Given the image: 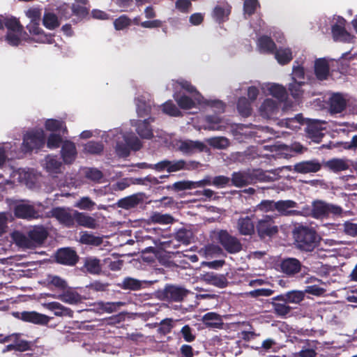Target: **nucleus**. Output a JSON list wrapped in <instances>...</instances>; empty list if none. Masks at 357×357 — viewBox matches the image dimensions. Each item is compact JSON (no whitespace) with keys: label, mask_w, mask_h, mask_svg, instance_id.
Returning <instances> with one entry per match:
<instances>
[{"label":"nucleus","mask_w":357,"mask_h":357,"mask_svg":"<svg viewBox=\"0 0 357 357\" xmlns=\"http://www.w3.org/2000/svg\"><path fill=\"white\" fill-rule=\"evenodd\" d=\"M174 93L173 97L180 108L190 109L197 104L204 102V98L187 81H172Z\"/></svg>","instance_id":"nucleus-1"},{"label":"nucleus","mask_w":357,"mask_h":357,"mask_svg":"<svg viewBox=\"0 0 357 357\" xmlns=\"http://www.w3.org/2000/svg\"><path fill=\"white\" fill-rule=\"evenodd\" d=\"M273 180V178L269 173L261 169L234 172L231 178L232 184L237 188L253 184L258 181L267 182Z\"/></svg>","instance_id":"nucleus-2"},{"label":"nucleus","mask_w":357,"mask_h":357,"mask_svg":"<svg viewBox=\"0 0 357 357\" xmlns=\"http://www.w3.org/2000/svg\"><path fill=\"white\" fill-rule=\"evenodd\" d=\"M116 153L119 157H126L130 150L137 151L142 147L139 139L133 133L120 132L115 135Z\"/></svg>","instance_id":"nucleus-3"},{"label":"nucleus","mask_w":357,"mask_h":357,"mask_svg":"<svg viewBox=\"0 0 357 357\" xmlns=\"http://www.w3.org/2000/svg\"><path fill=\"white\" fill-rule=\"evenodd\" d=\"M293 234L298 248L311 251L316 246L318 237L312 228L299 225L294 229Z\"/></svg>","instance_id":"nucleus-4"},{"label":"nucleus","mask_w":357,"mask_h":357,"mask_svg":"<svg viewBox=\"0 0 357 357\" xmlns=\"http://www.w3.org/2000/svg\"><path fill=\"white\" fill-rule=\"evenodd\" d=\"M8 32L6 36V40L12 46H17L22 40L26 38V33L23 30V27L19 22L15 18H10L6 24Z\"/></svg>","instance_id":"nucleus-5"},{"label":"nucleus","mask_w":357,"mask_h":357,"mask_svg":"<svg viewBox=\"0 0 357 357\" xmlns=\"http://www.w3.org/2000/svg\"><path fill=\"white\" fill-rule=\"evenodd\" d=\"M213 238H216L224 248L230 253H236L241 250L242 245L239 240L231 236L225 230H218L213 232Z\"/></svg>","instance_id":"nucleus-6"},{"label":"nucleus","mask_w":357,"mask_h":357,"mask_svg":"<svg viewBox=\"0 0 357 357\" xmlns=\"http://www.w3.org/2000/svg\"><path fill=\"white\" fill-rule=\"evenodd\" d=\"M342 208L337 205L329 204L321 200L312 202V215L315 218H323L330 214L340 215Z\"/></svg>","instance_id":"nucleus-7"},{"label":"nucleus","mask_w":357,"mask_h":357,"mask_svg":"<svg viewBox=\"0 0 357 357\" xmlns=\"http://www.w3.org/2000/svg\"><path fill=\"white\" fill-rule=\"evenodd\" d=\"M45 144V135L42 129L27 132L24 137L22 144L23 151L25 152L38 149Z\"/></svg>","instance_id":"nucleus-8"},{"label":"nucleus","mask_w":357,"mask_h":357,"mask_svg":"<svg viewBox=\"0 0 357 357\" xmlns=\"http://www.w3.org/2000/svg\"><path fill=\"white\" fill-rule=\"evenodd\" d=\"M174 147L185 155H192L196 152L204 151L206 146L200 141L190 139L175 140L173 143Z\"/></svg>","instance_id":"nucleus-9"},{"label":"nucleus","mask_w":357,"mask_h":357,"mask_svg":"<svg viewBox=\"0 0 357 357\" xmlns=\"http://www.w3.org/2000/svg\"><path fill=\"white\" fill-rule=\"evenodd\" d=\"M256 229L260 238L271 237L278 232V227L275 225L273 218L270 215L259 219L257 222Z\"/></svg>","instance_id":"nucleus-10"},{"label":"nucleus","mask_w":357,"mask_h":357,"mask_svg":"<svg viewBox=\"0 0 357 357\" xmlns=\"http://www.w3.org/2000/svg\"><path fill=\"white\" fill-rule=\"evenodd\" d=\"M335 22L332 24V35L334 40L341 42H351L352 37L345 29V20L341 17L334 18Z\"/></svg>","instance_id":"nucleus-11"},{"label":"nucleus","mask_w":357,"mask_h":357,"mask_svg":"<svg viewBox=\"0 0 357 357\" xmlns=\"http://www.w3.org/2000/svg\"><path fill=\"white\" fill-rule=\"evenodd\" d=\"M50 216L56 218L60 224L67 227L74 226V210L56 207L50 211Z\"/></svg>","instance_id":"nucleus-12"},{"label":"nucleus","mask_w":357,"mask_h":357,"mask_svg":"<svg viewBox=\"0 0 357 357\" xmlns=\"http://www.w3.org/2000/svg\"><path fill=\"white\" fill-rule=\"evenodd\" d=\"M49 296L57 298L69 305L77 304L82 300V296L74 288L68 285L59 294H50Z\"/></svg>","instance_id":"nucleus-13"},{"label":"nucleus","mask_w":357,"mask_h":357,"mask_svg":"<svg viewBox=\"0 0 357 357\" xmlns=\"http://www.w3.org/2000/svg\"><path fill=\"white\" fill-rule=\"evenodd\" d=\"M155 169L162 171L166 169L169 173L176 172L182 169H188L186 167V162L183 160H162L154 165Z\"/></svg>","instance_id":"nucleus-14"},{"label":"nucleus","mask_w":357,"mask_h":357,"mask_svg":"<svg viewBox=\"0 0 357 357\" xmlns=\"http://www.w3.org/2000/svg\"><path fill=\"white\" fill-rule=\"evenodd\" d=\"M324 121L311 120L308 122L305 128L307 136L313 141L319 142L324 134L322 132L324 129Z\"/></svg>","instance_id":"nucleus-15"},{"label":"nucleus","mask_w":357,"mask_h":357,"mask_svg":"<svg viewBox=\"0 0 357 357\" xmlns=\"http://www.w3.org/2000/svg\"><path fill=\"white\" fill-rule=\"evenodd\" d=\"M153 118H149L144 121H133L132 126L136 128V132L143 139H150L154 137L153 129L150 123L153 121Z\"/></svg>","instance_id":"nucleus-16"},{"label":"nucleus","mask_w":357,"mask_h":357,"mask_svg":"<svg viewBox=\"0 0 357 357\" xmlns=\"http://www.w3.org/2000/svg\"><path fill=\"white\" fill-rule=\"evenodd\" d=\"M43 168L50 175L54 176L61 173L63 165L56 155H48L41 162Z\"/></svg>","instance_id":"nucleus-17"},{"label":"nucleus","mask_w":357,"mask_h":357,"mask_svg":"<svg viewBox=\"0 0 357 357\" xmlns=\"http://www.w3.org/2000/svg\"><path fill=\"white\" fill-rule=\"evenodd\" d=\"M321 163L317 160H305L294 165V172L299 174L315 173L320 170Z\"/></svg>","instance_id":"nucleus-18"},{"label":"nucleus","mask_w":357,"mask_h":357,"mask_svg":"<svg viewBox=\"0 0 357 357\" xmlns=\"http://www.w3.org/2000/svg\"><path fill=\"white\" fill-rule=\"evenodd\" d=\"M260 87L266 96H272L278 99L283 98L287 93L285 87L279 84L264 83Z\"/></svg>","instance_id":"nucleus-19"},{"label":"nucleus","mask_w":357,"mask_h":357,"mask_svg":"<svg viewBox=\"0 0 357 357\" xmlns=\"http://www.w3.org/2000/svg\"><path fill=\"white\" fill-rule=\"evenodd\" d=\"M40 21L38 22H30L26 26L29 33L33 35L34 40L38 43H52V38L51 36H48L44 33L43 29L39 26Z\"/></svg>","instance_id":"nucleus-20"},{"label":"nucleus","mask_w":357,"mask_h":357,"mask_svg":"<svg viewBox=\"0 0 357 357\" xmlns=\"http://www.w3.org/2000/svg\"><path fill=\"white\" fill-rule=\"evenodd\" d=\"M188 293V290L178 286H167L165 289V296L167 299L175 302L181 301Z\"/></svg>","instance_id":"nucleus-21"},{"label":"nucleus","mask_w":357,"mask_h":357,"mask_svg":"<svg viewBox=\"0 0 357 357\" xmlns=\"http://www.w3.org/2000/svg\"><path fill=\"white\" fill-rule=\"evenodd\" d=\"M76 222L78 225L89 228L96 229L98 227L97 220L91 215L74 210V223Z\"/></svg>","instance_id":"nucleus-22"},{"label":"nucleus","mask_w":357,"mask_h":357,"mask_svg":"<svg viewBox=\"0 0 357 357\" xmlns=\"http://www.w3.org/2000/svg\"><path fill=\"white\" fill-rule=\"evenodd\" d=\"M20 318L24 321L40 325L47 324L50 320V317H48L47 315L40 314L35 311L22 312Z\"/></svg>","instance_id":"nucleus-23"},{"label":"nucleus","mask_w":357,"mask_h":357,"mask_svg":"<svg viewBox=\"0 0 357 357\" xmlns=\"http://www.w3.org/2000/svg\"><path fill=\"white\" fill-rule=\"evenodd\" d=\"M43 306L48 310L53 311L56 317H68L70 318L73 317V311L59 302L54 301L43 303Z\"/></svg>","instance_id":"nucleus-24"},{"label":"nucleus","mask_w":357,"mask_h":357,"mask_svg":"<svg viewBox=\"0 0 357 357\" xmlns=\"http://www.w3.org/2000/svg\"><path fill=\"white\" fill-rule=\"evenodd\" d=\"M15 214L17 217L24 219L38 218V212L34 207L27 203H21L15 208Z\"/></svg>","instance_id":"nucleus-25"},{"label":"nucleus","mask_w":357,"mask_h":357,"mask_svg":"<svg viewBox=\"0 0 357 357\" xmlns=\"http://www.w3.org/2000/svg\"><path fill=\"white\" fill-rule=\"evenodd\" d=\"M280 268L284 274L294 275L301 271L302 266L297 259L287 258L281 262Z\"/></svg>","instance_id":"nucleus-26"},{"label":"nucleus","mask_w":357,"mask_h":357,"mask_svg":"<svg viewBox=\"0 0 357 357\" xmlns=\"http://www.w3.org/2000/svg\"><path fill=\"white\" fill-rule=\"evenodd\" d=\"M236 229L241 235H252L255 232L252 218L249 216L239 218L236 222Z\"/></svg>","instance_id":"nucleus-27"},{"label":"nucleus","mask_w":357,"mask_h":357,"mask_svg":"<svg viewBox=\"0 0 357 357\" xmlns=\"http://www.w3.org/2000/svg\"><path fill=\"white\" fill-rule=\"evenodd\" d=\"M56 260L60 264L72 266L76 263L77 256L74 250L70 248H63L57 252Z\"/></svg>","instance_id":"nucleus-28"},{"label":"nucleus","mask_w":357,"mask_h":357,"mask_svg":"<svg viewBox=\"0 0 357 357\" xmlns=\"http://www.w3.org/2000/svg\"><path fill=\"white\" fill-rule=\"evenodd\" d=\"M61 155L64 163L71 164L73 162L77 156L75 144L68 141L64 142L61 147Z\"/></svg>","instance_id":"nucleus-29"},{"label":"nucleus","mask_w":357,"mask_h":357,"mask_svg":"<svg viewBox=\"0 0 357 357\" xmlns=\"http://www.w3.org/2000/svg\"><path fill=\"white\" fill-rule=\"evenodd\" d=\"M260 114L265 118H271L279 112L278 103L271 98L266 99L259 108Z\"/></svg>","instance_id":"nucleus-30"},{"label":"nucleus","mask_w":357,"mask_h":357,"mask_svg":"<svg viewBox=\"0 0 357 357\" xmlns=\"http://www.w3.org/2000/svg\"><path fill=\"white\" fill-rule=\"evenodd\" d=\"M303 146L300 144H294L291 146L285 144H275L272 146V151H278V155L283 158H289L292 155V152L300 153Z\"/></svg>","instance_id":"nucleus-31"},{"label":"nucleus","mask_w":357,"mask_h":357,"mask_svg":"<svg viewBox=\"0 0 357 357\" xmlns=\"http://www.w3.org/2000/svg\"><path fill=\"white\" fill-rule=\"evenodd\" d=\"M296 205V202L292 200H280L275 202V210L284 215H298L300 214L299 211L291 210V208H295Z\"/></svg>","instance_id":"nucleus-32"},{"label":"nucleus","mask_w":357,"mask_h":357,"mask_svg":"<svg viewBox=\"0 0 357 357\" xmlns=\"http://www.w3.org/2000/svg\"><path fill=\"white\" fill-rule=\"evenodd\" d=\"M123 302H98L93 304L95 310L98 313H112L117 311L121 306L124 305Z\"/></svg>","instance_id":"nucleus-33"},{"label":"nucleus","mask_w":357,"mask_h":357,"mask_svg":"<svg viewBox=\"0 0 357 357\" xmlns=\"http://www.w3.org/2000/svg\"><path fill=\"white\" fill-rule=\"evenodd\" d=\"M325 166L333 172H339L348 169L350 161L345 158H333L327 161Z\"/></svg>","instance_id":"nucleus-34"},{"label":"nucleus","mask_w":357,"mask_h":357,"mask_svg":"<svg viewBox=\"0 0 357 357\" xmlns=\"http://www.w3.org/2000/svg\"><path fill=\"white\" fill-rule=\"evenodd\" d=\"M144 200L142 194H134L119 200L118 206L124 209H130L135 207Z\"/></svg>","instance_id":"nucleus-35"},{"label":"nucleus","mask_w":357,"mask_h":357,"mask_svg":"<svg viewBox=\"0 0 357 357\" xmlns=\"http://www.w3.org/2000/svg\"><path fill=\"white\" fill-rule=\"evenodd\" d=\"M203 280L207 284L223 288L227 286V280L223 275H217L213 273H207L203 275Z\"/></svg>","instance_id":"nucleus-36"},{"label":"nucleus","mask_w":357,"mask_h":357,"mask_svg":"<svg viewBox=\"0 0 357 357\" xmlns=\"http://www.w3.org/2000/svg\"><path fill=\"white\" fill-rule=\"evenodd\" d=\"M346 104V99L342 94H333L330 98V111L331 113H340L344 110Z\"/></svg>","instance_id":"nucleus-37"},{"label":"nucleus","mask_w":357,"mask_h":357,"mask_svg":"<svg viewBox=\"0 0 357 357\" xmlns=\"http://www.w3.org/2000/svg\"><path fill=\"white\" fill-rule=\"evenodd\" d=\"M202 320L207 327L221 328L223 326L221 317L215 312L206 313L203 316Z\"/></svg>","instance_id":"nucleus-38"},{"label":"nucleus","mask_w":357,"mask_h":357,"mask_svg":"<svg viewBox=\"0 0 357 357\" xmlns=\"http://www.w3.org/2000/svg\"><path fill=\"white\" fill-rule=\"evenodd\" d=\"M314 71L319 79H326L329 73V66L327 61L324 59H317L314 63Z\"/></svg>","instance_id":"nucleus-39"},{"label":"nucleus","mask_w":357,"mask_h":357,"mask_svg":"<svg viewBox=\"0 0 357 357\" xmlns=\"http://www.w3.org/2000/svg\"><path fill=\"white\" fill-rule=\"evenodd\" d=\"M147 283H149V282L128 277L123 279L120 287L123 289L137 291L143 288L144 284Z\"/></svg>","instance_id":"nucleus-40"},{"label":"nucleus","mask_w":357,"mask_h":357,"mask_svg":"<svg viewBox=\"0 0 357 357\" xmlns=\"http://www.w3.org/2000/svg\"><path fill=\"white\" fill-rule=\"evenodd\" d=\"M84 268L91 274H99L102 270V265L100 259L96 257H90L84 260Z\"/></svg>","instance_id":"nucleus-41"},{"label":"nucleus","mask_w":357,"mask_h":357,"mask_svg":"<svg viewBox=\"0 0 357 357\" xmlns=\"http://www.w3.org/2000/svg\"><path fill=\"white\" fill-rule=\"evenodd\" d=\"M18 176L17 180L24 183L27 187L32 188L35 183V176L32 172L24 169H19L15 173L14 176Z\"/></svg>","instance_id":"nucleus-42"},{"label":"nucleus","mask_w":357,"mask_h":357,"mask_svg":"<svg viewBox=\"0 0 357 357\" xmlns=\"http://www.w3.org/2000/svg\"><path fill=\"white\" fill-rule=\"evenodd\" d=\"M29 234L34 245L36 243H41L47 236V231L43 227H35Z\"/></svg>","instance_id":"nucleus-43"},{"label":"nucleus","mask_w":357,"mask_h":357,"mask_svg":"<svg viewBox=\"0 0 357 357\" xmlns=\"http://www.w3.org/2000/svg\"><path fill=\"white\" fill-rule=\"evenodd\" d=\"M207 125L204 126L205 130H221L225 128V123L218 116H208L206 118Z\"/></svg>","instance_id":"nucleus-44"},{"label":"nucleus","mask_w":357,"mask_h":357,"mask_svg":"<svg viewBox=\"0 0 357 357\" xmlns=\"http://www.w3.org/2000/svg\"><path fill=\"white\" fill-rule=\"evenodd\" d=\"M46 282L48 286L54 287L61 292L68 286V283L64 279L54 275H48Z\"/></svg>","instance_id":"nucleus-45"},{"label":"nucleus","mask_w":357,"mask_h":357,"mask_svg":"<svg viewBox=\"0 0 357 357\" xmlns=\"http://www.w3.org/2000/svg\"><path fill=\"white\" fill-rule=\"evenodd\" d=\"M13 237L16 243L22 248H31L34 246L32 240L29 237V234L28 236H26L17 231L13 234Z\"/></svg>","instance_id":"nucleus-46"},{"label":"nucleus","mask_w":357,"mask_h":357,"mask_svg":"<svg viewBox=\"0 0 357 357\" xmlns=\"http://www.w3.org/2000/svg\"><path fill=\"white\" fill-rule=\"evenodd\" d=\"M257 45L259 51L263 53L273 52L275 47L274 42L266 36L261 37L258 40Z\"/></svg>","instance_id":"nucleus-47"},{"label":"nucleus","mask_w":357,"mask_h":357,"mask_svg":"<svg viewBox=\"0 0 357 357\" xmlns=\"http://www.w3.org/2000/svg\"><path fill=\"white\" fill-rule=\"evenodd\" d=\"M43 23L50 30H54L60 24L57 16L52 13H45L44 14Z\"/></svg>","instance_id":"nucleus-48"},{"label":"nucleus","mask_w":357,"mask_h":357,"mask_svg":"<svg viewBox=\"0 0 357 357\" xmlns=\"http://www.w3.org/2000/svg\"><path fill=\"white\" fill-rule=\"evenodd\" d=\"M79 241L83 244L98 246L102 243V239L101 237L84 231L82 234Z\"/></svg>","instance_id":"nucleus-49"},{"label":"nucleus","mask_w":357,"mask_h":357,"mask_svg":"<svg viewBox=\"0 0 357 357\" xmlns=\"http://www.w3.org/2000/svg\"><path fill=\"white\" fill-rule=\"evenodd\" d=\"M96 203L89 197H82L77 199L74 206L83 211H92L96 206Z\"/></svg>","instance_id":"nucleus-50"},{"label":"nucleus","mask_w":357,"mask_h":357,"mask_svg":"<svg viewBox=\"0 0 357 357\" xmlns=\"http://www.w3.org/2000/svg\"><path fill=\"white\" fill-rule=\"evenodd\" d=\"M275 57L280 64H286L292 59V53L289 48H280L275 52Z\"/></svg>","instance_id":"nucleus-51"},{"label":"nucleus","mask_w":357,"mask_h":357,"mask_svg":"<svg viewBox=\"0 0 357 357\" xmlns=\"http://www.w3.org/2000/svg\"><path fill=\"white\" fill-rule=\"evenodd\" d=\"M150 219L153 222L161 225L172 224L174 221V218L169 214H162L158 212L153 213Z\"/></svg>","instance_id":"nucleus-52"},{"label":"nucleus","mask_w":357,"mask_h":357,"mask_svg":"<svg viewBox=\"0 0 357 357\" xmlns=\"http://www.w3.org/2000/svg\"><path fill=\"white\" fill-rule=\"evenodd\" d=\"M305 82L304 81H294L289 84L288 89L294 98H298L303 95V90L302 89V86L305 85Z\"/></svg>","instance_id":"nucleus-53"},{"label":"nucleus","mask_w":357,"mask_h":357,"mask_svg":"<svg viewBox=\"0 0 357 357\" xmlns=\"http://www.w3.org/2000/svg\"><path fill=\"white\" fill-rule=\"evenodd\" d=\"M137 112L139 116H144L147 115L151 111L150 102H146L144 97L138 98L137 99Z\"/></svg>","instance_id":"nucleus-54"},{"label":"nucleus","mask_w":357,"mask_h":357,"mask_svg":"<svg viewBox=\"0 0 357 357\" xmlns=\"http://www.w3.org/2000/svg\"><path fill=\"white\" fill-rule=\"evenodd\" d=\"M45 128L47 130L53 132H66V128L62 121L55 119H48L45 122Z\"/></svg>","instance_id":"nucleus-55"},{"label":"nucleus","mask_w":357,"mask_h":357,"mask_svg":"<svg viewBox=\"0 0 357 357\" xmlns=\"http://www.w3.org/2000/svg\"><path fill=\"white\" fill-rule=\"evenodd\" d=\"M208 144L216 149H225L229 146V140L224 137H211L206 139Z\"/></svg>","instance_id":"nucleus-56"},{"label":"nucleus","mask_w":357,"mask_h":357,"mask_svg":"<svg viewBox=\"0 0 357 357\" xmlns=\"http://www.w3.org/2000/svg\"><path fill=\"white\" fill-rule=\"evenodd\" d=\"M15 335L16 337L12 340V344H14L15 350L19 351H25L29 350L31 347V342L21 339L20 334Z\"/></svg>","instance_id":"nucleus-57"},{"label":"nucleus","mask_w":357,"mask_h":357,"mask_svg":"<svg viewBox=\"0 0 357 357\" xmlns=\"http://www.w3.org/2000/svg\"><path fill=\"white\" fill-rule=\"evenodd\" d=\"M162 111L164 113L172 116H180L182 115L180 109L171 100L167 101L162 105Z\"/></svg>","instance_id":"nucleus-58"},{"label":"nucleus","mask_w":357,"mask_h":357,"mask_svg":"<svg viewBox=\"0 0 357 357\" xmlns=\"http://www.w3.org/2000/svg\"><path fill=\"white\" fill-rule=\"evenodd\" d=\"M303 123V119L301 115H297L294 118L287 119L281 122L282 126H286L291 130H297Z\"/></svg>","instance_id":"nucleus-59"},{"label":"nucleus","mask_w":357,"mask_h":357,"mask_svg":"<svg viewBox=\"0 0 357 357\" xmlns=\"http://www.w3.org/2000/svg\"><path fill=\"white\" fill-rule=\"evenodd\" d=\"M237 108L239 113L243 116H248L251 114L250 103L245 98L238 100Z\"/></svg>","instance_id":"nucleus-60"},{"label":"nucleus","mask_w":357,"mask_h":357,"mask_svg":"<svg viewBox=\"0 0 357 357\" xmlns=\"http://www.w3.org/2000/svg\"><path fill=\"white\" fill-rule=\"evenodd\" d=\"M287 303L298 304L304 299V292L303 291L294 290L287 292Z\"/></svg>","instance_id":"nucleus-61"},{"label":"nucleus","mask_w":357,"mask_h":357,"mask_svg":"<svg viewBox=\"0 0 357 357\" xmlns=\"http://www.w3.org/2000/svg\"><path fill=\"white\" fill-rule=\"evenodd\" d=\"M192 237V234L190 230L185 229H179L175 234V238L185 245L190 243V240Z\"/></svg>","instance_id":"nucleus-62"},{"label":"nucleus","mask_w":357,"mask_h":357,"mask_svg":"<svg viewBox=\"0 0 357 357\" xmlns=\"http://www.w3.org/2000/svg\"><path fill=\"white\" fill-rule=\"evenodd\" d=\"M259 7L258 0H245L243 4L244 15H251Z\"/></svg>","instance_id":"nucleus-63"},{"label":"nucleus","mask_w":357,"mask_h":357,"mask_svg":"<svg viewBox=\"0 0 357 357\" xmlns=\"http://www.w3.org/2000/svg\"><path fill=\"white\" fill-rule=\"evenodd\" d=\"M103 150V145L96 142H89L84 146V151L91 154H98Z\"/></svg>","instance_id":"nucleus-64"}]
</instances>
